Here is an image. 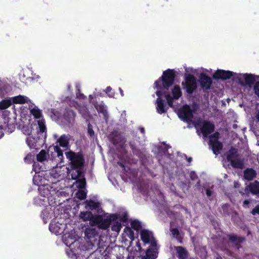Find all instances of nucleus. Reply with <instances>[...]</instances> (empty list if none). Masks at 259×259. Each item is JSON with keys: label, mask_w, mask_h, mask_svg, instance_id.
<instances>
[{"label": "nucleus", "mask_w": 259, "mask_h": 259, "mask_svg": "<svg viewBox=\"0 0 259 259\" xmlns=\"http://www.w3.org/2000/svg\"><path fill=\"white\" fill-rule=\"evenodd\" d=\"M112 223L114 225L112 227H129L128 214L127 212L110 213L105 218L101 215L93 214L90 222L91 226L98 225L97 227H110Z\"/></svg>", "instance_id": "1"}, {"label": "nucleus", "mask_w": 259, "mask_h": 259, "mask_svg": "<svg viewBox=\"0 0 259 259\" xmlns=\"http://www.w3.org/2000/svg\"><path fill=\"white\" fill-rule=\"evenodd\" d=\"M69 162L67 164V172L70 174L72 180H77L83 173L85 159L81 152L72 151L65 152Z\"/></svg>", "instance_id": "2"}, {"label": "nucleus", "mask_w": 259, "mask_h": 259, "mask_svg": "<svg viewBox=\"0 0 259 259\" xmlns=\"http://www.w3.org/2000/svg\"><path fill=\"white\" fill-rule=\"evenodd\" d=\"M12 104L10 99H3L0 102V110H2L0 115V136H3L4 133H12L15 130L16 122L10 118V112L6 110Z\"/></svg>", "instance_id": "3"}, {"label": "nucleus", "mask_w": 259, "mask_h": 259, "mask_svg": "<svg viewBox=\"0 0 259 259\" xmlns=\"http://www.w3.org/2000/svg\"><path fill=\"white\" fill-rule=\"evenodd\" d=\"M176 72L174 69H167L164 71L162 76L154 82V85L157 90L162 91H168L169 88L174 84Z\"/></svg>", "instance_id": "4"}, {"label": "nucleus", "mask_w": 259, "mask_h": 259, "mask_svg": "<svg viewBox=\"0 0 259 259\" xmlns=\"http://www.w3.org/2000/svg\"><path fill=\"white\" fill-rule=\"evenodd\" d=\"M50 231L56 235H60L62 233V239L67 246H70L74 243L77 239L79 237V235L76 233V230L74 228L70 231V232H67L68 230H66L64 228H49Z\"/></svg>", "instance_id": "5"}, {"label": "nucleus", "mask_w": 259, "mask_h": 259, "mask_svg": "<svg viewBox=\"0 0 259 259\" xmlns=\"http://www.w3.org/2000/svg\"><path fill=\"white\" fill-rule=\"evenodd\" d=\"M220 137V134L218 132L210 135L209 137L208 145L213 154L216 155L220 153L223 148V143L219 140Z\"/></svg>", "instance_id": "6"}, {"label": "nucleus", "mask_w": 259, "mask_h": 259, "mask_svg": "<svg viewBox=\"0 0 259 259\" xmlns=\"http://www.w3.org/2000/svg\"><path fill=\"white\" fill-rule=\"evenodd\" d=\"M182 85L188 94H192L197 88L196 78L194 75L188 74L185 76V81L182 82Z\"/></svg>", "instance_id": "7"}, {"label": "nucleus", "mask_w": 259, "mask_h": 259, "mask_svg": "<svg viewBox=\"0 0 259 259\" xmlns=\"http://www.w3.org/2000/svg\"><path fill=\"white\" fill-rule=\"evenodd\" d=\"M257 76L252 74H239L235 78L242 86L251 87L255 82Z\"/></svg>", "instance_id": "8"}, {"label": "nucleus", "mask_w": 259, "mask_h": 259, "mask_svg": "<svg viewBox=\"0 0 259 259\" xmlns=\"http://www.w3.org/2000/svg\"><path fill=\"white\" fill-rule=\"evenodd\" d=\"M200 126L201 132L204 137H207L214 131V124L213 122L204 120L200 122Z\"/></svg>", "instance_id": "9"}, {"label": "nucleus", "mask_w": 259, "mask_h": 259, "mask_svg": "<svg viewBox=\"0 0 259 259\" xmlns=\"http://www.w3.org/2000/svg\"><path fill=\"white\" fill-rule=\"evenodd\" d=\"M166 91H162L161 90H157L156 95L158 96L156 99V110L159 114H162L167 112V108L166 107V105L164 103L163 100L161 98V96L163 94H165Z\"/></svg>", "instance_id": "10"}, {"label": "nucleus", "mask_w": 259, "mask_h": 259, "mask_svg": "<svg viewBox=\"0 0 259 259\" xmlns=\"http://www.w3.org/2000/svg\"><path fill=\"white\" fill-rule=\"evenodd\" d=\"M178 115L184 121L189 122L193 117V113L190 106L185 105L179 110Z\"/></svg>", "instance_id": "11"}, {"label": "nucleus", "mask_w": 259, "mask_h": 259, "mask_svg": "<svg viewBox=\"0 0 259 259\" xmlns=\"http://www.w3.org/2000/svg\"><path fill=\"white\" fill-rule=\"evenodd\" d=\"M236 73L222 69H218L212 75L213 78L225 80L231 78Z\"/></svg>", "instance_id": "12"}, {"label": "nucleus", "mask_w": 259, "mask_h": 259, "mask_svg": "<svg viewBox=\"0 0 259 259\" xmlns=\"http://www.w3.org/2000/svg\"><path fill=\"white\" fill-rule=\"evenodd\" d=\"M199 81L201 88L205 90H209L212 83L211 77L204 73L200 74Z\"/></svg>", "instance_id": "13"}, {"label": "nucleus", "mask_w": 259, "mask_h": 259, "mask_svg": "<svg viewBox=\"0 0 259 259\" xmlns=\"http://www.w3.org/2000/svg\"><path fill=\"white\" fill-rule=\"evenodd\" d=\"M84 234L87 240L90 242L92 245L94 244L99 236L96 228H86Z\"/></svg>", "instance_id": "14"}, {"label": "nucleus", "mask_w": 259, "mask_h": 259, "mask_svg": "<svg viewBox=\"0 0 259 259\" xmlns=\"http://www.w3.org/2000/svg\"><path fill=\"white\" fill-rule=\"evenodd\" d=\"M140 235L141 239L144 242L146 243L150 242L152 246H156V242L154 240L151 232L146 229H142L140 231Z\"/></svg>", "instance_id": "15"}, {"label": "nucleus", "mask_w": 259, "mask_h": 259, "mask_svg": "<svg viewBox=\"0 0 259 259\" xmlns=\"http://www.w3.org/2000/svg\"><path fill=\"white\" fill-rule=\"evenodd\" d=\"M110 140L114 145L125 142V137L118 131H113L110 135Z\"/></svg>", "instance_id": "16"}, {"label": "nucleus", "mask_w": 259, "mask_h": 259, "mask_svg": "<svg viewBox=\"0 0 259 259\" xmlns=\"http://www.w3.org/2000/svg\"><path fill=\"white\" fill-rule=\"evenodd\" d=\"M76 114L71 109H66L63 114V118L69 124H73Z\"/></svg>", "instance_id": "17"}, {"label": "nucleus", "mask_w": 259, "mask_h": 259, "mask_svg": "<svg viewBox=\"0 0 259 259\" xmlns=\"http://www.w3.org/2000/svg\"><path fill=\"white\" fill-rule=\"evenodd\" d=\"M140 228H124V232L132 240L138 236Z\"/></svg>", "instance_id": "18"}, {"label": "nucleus", "mask_w": 259, "mask_h": 259, "mask_svg": "<svg viewBox=\"0 0 259 259\" xmlns=\"http://www.w3.org/2000/svg\"><path fill=\"white\" fill-rule=\"evenodd\" d=\"M256 175L255 170L251 168L246 169L244 172V178L248 181L252 180L256 177Z\"/></svg>", "instance_id": "19"}, {"label": "nucleus", "mask_w": 259, "mask_h": 259, "mask_svg": "<svg viewBox=\"0 0 259 259\" xmlns=\"http://www.w3.org/2000/svg\"><path fill=\"white\" fill-rule=\"evenodd\" d=\"M177 256L179 259H186L188 256L187 250L181 246L175 247Z\"/></svg>", "instance_id": "20"}, {"label": "nucleus", "mask_w": 259, "mask_h": 259, "mask_svg": "<svg viewBox=\"0 0 259 259\" xmlns=\"http://www.w3.org/2000/svg\"><path fill=\"white\" fill-rule=\"evenodd\" d=\"M69 140V136L64 134L60 137L57 140V142L59 143L61 147L65 148L68 146Z\"/></svg>", "instance_id": "21"}, {"label": "nucleus", "mask_w": 259, "mask_h": 259, "mask_svg": "<svg viewBox=\"0 0 259 259\" xmlns=\"http://www.w3.org/2000/svg\"><path fill=\"white\" fill-rule=\"evenodd\" d=\"M230 162L231 166L234 168L242 169L244 167V160L243 159H234Z\"/></svg>", "instance_id": "22"}, {"label": "nucleus", "mask_w": 259, "mask_h": 259, "mask_svg": "<svg viewBox=\"0 0 259 259\" xmlns=\"http://www.w3.org/2000/svg\"><path fill=\"white\" fill-rule=\"evenodd\" d=\"M238 151L237 149L235 148L231 147V148L228 152V154L227 155V159L229 162L231 160L234 159L235 158L238 157V155L237 154Z\"/></svg>", "instance_id": "23"}, {"label": "nucleus", "mask_w": 259, "mask_h": 259, "mask_svg": "<svg viewBox=\"0 0 259 259\" xmlns=\"http://www.w3.org/2000/svg\"><path fill=\"white\" fill-rule=\"evenodd\" d=\"M95 108L99 113H101L103 114L104 119L107 120L108 114L104 104H101L100 105H95Z\"/></svg>", "instance_id": "24"}, {"label": "nucleus", "mask_w": 259, "mask_h": 259, "mask_svg": "<svg viewBox=\"0 0 259 259\" xmlns=\"http://www.w3.org/2000/svg\"><path fill=\"white\" fill-rule=\"evenodd\" d=\"M171 93L175 100L179 99L182 95L180 87L179 85H175L171 90Z\"/></svg>", "instance_id": "25"}, {"label": "nucleus", "mask_w": 259, "mask_h": 259, "mask_svg": "<svg viewBox=\"0 0 259 259\" xmlns=\"http://www.w3.org/2000/svg\"><path fill=\"white\" fill-rule=\"evenodd\" d=\"M14 104H24L27 102L28 98L22 95H18L12 98Z\"/></svg>", "instance_id": "26"}, {"label": "nucleus", "mask_w": 259, "mask_h": 259, "mask_svg": "<svg viewBox=\"0 0 259 259\" xmlns=\"http://www.w3.org/2000/svg\"><path fill=\"white\" fill-rule=\"evenodd\" d=\"M249 188L250 192L253 194H259V182L255 181L249 185Z\"/></svg>", "instance_id": "27"}, {"label": "nucleus", "mask_w": 259, "mask_h": 259, "mask_svg": "<svg viewBox=\"0 0 259 259\" xmlns=\"http://www.w3.org/2000/svg\"><path fill=\"white\" fill-rule=\"evenodd\" d=\"M26 142L30 148H35L37 146V141L32 136H29L26 138Z\"/></svg>", "instance_id": "28"}, {"label": "nucleus", "mask_w": 259, "mask_h": 259, "mask_svg": "<svg viewBox=\"0 0 259 259\" xmlns=\"http://www.w3.org/2000/svg\"><path fill=\"white\" fill-rule=\"evenodd\" d=\"M156 252L152 249H149L147 250L146 255L142 256V259H155L156 258Z\"/></svg>", "instance_id": "29"}, {"label": "nucleus", "mask_w": 259, "mask_h": 259, "mask_svg": "<svg viewBox=\"0 0 259 259\" xmlns=\"http://www.w3.org/2000/svg\"><path fill=\"white\" fill-rule=\"evenodd\" d=\"M38 125L39 128V133L43 134L45 133V135H46L47 128L45 125V121L44 119H41L38 120Z\"/></svg>", "instance_id": "30"}, {"label": "nucleus", "mask_w": 259, "mask_h": 259, "mask_svg": "<svg viewBox=\"0 0 259 259\" xmlns=\"http://www.w3.org/2000/svg\"><path fill=\"white\" fill-rule=\"evenodd\" d=\"M47 153L45 150H41L36 155V159L38 161L44 162L47 159Z\"/></svg>", "instance_id": "31"}, {"label": "nucleus", "mask_w": 259, "mask_h": 259, "mask_svg": "<svg viewBox=\"0 0 259 259\" xmlns=\"http://www.w3.org/2000/svg\"><path fill=\"white\" fill-rule=\"evenodd\" d=\"M86 203L91 210L96 209L100 206L99 202H96L93 200H87Z\"/></svg>", "instance_id": "32"}, {"label": "nucleus", "mask_w": 259, "mask_h": 259, "mask_svg": "<svg viewBox=\"0 0 259 259\" xmlns=\"http://www.w3.org/2000/svg\"><path fill=\"white\" fill-rule=\"evenodd\" d=\"M93 213L91 211H83L80 213V218L84 221H91Z\"/></svg>", "instance_id": "33"}, {"label": "nucleus", "mask_w": 259, "mask_h": 259, "mask_svg": "<svg viewBox=\"0 0 259 259\" xmlns=\"http://www.w3.org/2000/svg\"><path fill=\"white\" fill-rule=\"evenodd\" d=\"M30 113L33 116L35 119H40L42 116L41 111L36 108L32 109L30 110Z\"/></svg>", "instance_id": "34"}, {"label": "nucleus", "mask_w": 259, "mask_h": 259, "mask_svg": "<svg viewBox=\"0 0 259 259\" xmlns=\"http://www.w3.org/2000/svg\"><path fill=\"white\" fill-rule=\"evenodd\" d=\"M41 217L42 218L44 224H46L50 218L49 210L47 208L42 210L41 213Z\"/></svg>", "instance_id": "35"}, {"label": "nucleus", "mask_w": 259, "mask_h": 259, "mask_svg": "<svg viewBox=\"0 0 259 259\" xmlns=\"http://www.w3.org/2000/svg\"><path fill=\"white\" fill-rule=\"evenodd\" d=\"M229 238L230 241L234 243L241 242L244 240V238L242 237H237L235 235H229Z\"/></svg>", "instance_id": "36"}, {"label": "nucleus", "mask_w": 259, "mask_h": 259, "mask_svg": "<svg viewBox=\"0 0 259 259\" xmlns=\"http://www.w3.org/2000/svg\"><path fill=\"white\" fill-rule=\"evenodd\" d=\"M77 186L79 189L85 188L86 185L85 179L83 177L82 179H78L76 181Z\"/></svg>", "instance_id": "37"}, {"label": "nucleus", "mask_w": 259, "mask_h": 259, "mask_svg": "<svg viewBox=\"0 0 259 259\" xmlns=\"http://www.w3.org/2000/svg\"><path fill=\"white\" fill-rule=\"evenodd\" d=\"M164 95L167 104L169 107H172L173 106L174 99H175L174 97H172L169 94H166V93Z\"/></svg>", "instance_id": "38"}, {"label": "nucleus", "mask_w": 259, "mask_h": 259, "mask_svg": "<svg viewBox=\"0 0 259 259\" xmlns=\"http://www.w3.org/2000/svg\"><path fill=\"white\" fill-rule=\"evenodd\" d=\"M76 196L79 200H84L87 197V193L83 190H80L76 193Z\"/></svg>", "instance_id": "39"}, {"label": "nucleus", "mask_w": 259, "mask_h": 259, "mask_svg": "<svg viewBox=\"0 0 259 259\" xmlns=\"http://www.w3.org/2000/svg\"><path fill=\"white\" fill-rule=\"evenodd\" d=\"M128 224L131 223V227H142V223L137 219H128Z\"/></svg>", "instance_id": "40"}, {"label": "nucleus", "mask_w": 259, "mask_h": 259, "mask_svg": "<svg viewBox=\"0 0 259 259\" xmlns=\"http://www.w3.org/2000/svg\"><path fill=\"white\" fill-rule=\"evenodd\" d=\"M170 231L174 237H176L177 239H181V235L177 228H173Z\"/></svg>", "instance_id": "41"}, {"label": "nucleus", "mask_w": 259, "mask_h": 259, "mask_svg": "<svg viewBox=\"0 0 259 259\" xmlns=\"http://www.w3.org/2000/svg\"><path fill=\"white\" fill-rule=\"evenodd\" d=\"M34 154L31 153H29L25 157L24 160V161L27 163H30L33 160Z\"/></svg>", "instance_id": "42"}, {"label": "nucleus", "mask_w": 259, "mask_h": 259, "mask_svg": "<svg viewBox=\"0 0 259 259\" xmlns=\"http://www.w3.org/2000/svg\"><path fill=\"white\" fill-rule=\"evenodd\" d=\"M55 151L57 153V156L59 158H61L63 156V151L61 149V148L58 146H56L54 147Z\"/></svg>", "instance_id": "43"}, {"label": "nucleus", "mask_w": 259, "mask_h": 259, "mask_svg": "<svg viewBox=\"0 0 259 259\" xmlns=\"http://www.w3.org/2000/svg\"><path fill=\"white\" fill-rule=\"evenodd\" d=\"M132 152L134 155H136L140 158H142L144 155L142 151L139 148L135 149V150Z\"/></svg>", "instance_id": "44"}, {"label": "nucleus", "mask_w": 259, "mask_h": 259, "mask_svg": "<svg viewBox=\"0 0 259 259\" xmlns=\"http://www.w3.org/2000/svg\"><path fill=\"white\" fill-rule=\"evenodd\" d=\"M253 91L254 94L259 97V81L255 82L253 86Z\"/></svg>", "instance_id": "45"}, {"label": "nucleus", "mask_w": 259, "mask_h": 259, "mask_svg": "<svg viewBox=\"0 0 259 259\" xmlns=\"http://www.w3.org/2000/svg\"><path fill=\"white\" fill-rule=\"evenodd\" d=\"M229 207H230V205H229V204H228L227 203L224 204L222 206V208L223 212L225 214H229Z\"/></svg>", "instance_id": "46"}, {"label": "nucleus", "mask_w": 259, "mask_h": 259, "mask_svg": "<svg viewBox=\"0 0 259 259\" xmlns=\"http://www.w3.org/2000/svg\"><path fill=\"white\" fill-rule=\"evenodd\" d=\"M88 132L89 135L91 137H93L94 136L95 132L93 129V127H92V125L90 123L88 125Z\"/></svg>", "instance_id": "47"}, {"label": "nucleus", "mask_w": 259, "mask_h": 259, "mask_svg": "<svg viewBox=\"0 0 259 259\" xmlns=\"http://www.w3.org/2000/svg\"><path fill=\"white\" fill-rule=\"evenodd\" d=\"M112 89L110 86L107 87L105 90L106 93L108 94L109 97H114V94L113 93H112Z\"/></svg>", "instance_id": "48"}, {"label": "nucleus", "mask_w": 259, "mask_h": 259, "mask_svg": "<svg viewBox=\"0 0 259 259\" xmlns=\"http://www.w3.org/2000/svg\"><path fill=\"white\" fill-rule=\"evenodd\" d=\"M22 131L24 132V134L28 135H29L31 133V131L29 128L28 126H23L22 128Z\"/></svg>", "instance_id": "49"}, {"label": "nucleus", "mask_w": 259, "mask_h": 259, "mask_svg": "<svg viewBox=\"0 0 259 259\" xmlns=\"http://www.w3.org/2000/svg\"><path fill=\"white\" fill-rule=\"evenodd\" d=\"M190 177L192 180H195L198 179V176L196 172L194 171H192L190 174Z\"/></svg>", "instance_id": "50"}, {"label": "nucleus", "mask_w": 259, "mask_h": 259, "mask_svg": "<svg viewBox=\"0 0 259 259\" xmlns=\"http://www.w3.org/2000/svg\"><path fill=\"white\" fill-rule=\"evenodd\" d=\"M76 98L80 99H84L86 97L82 93H80V90L78 89V92L76 93Z\"/></svg>", "instance_id": "51"}, {"label": "nucleus", "mask_w": 259, "mask_h": 259, "mask_svg": "<svg viewBox=\"0 0 259 259\" xmlns=\"http://www.w3.org/2000/svg\"><path fill=\"white\" fill-rule=\"evenodd\" d=\"M253 215L259 214V205H256L251 211Z\"/></svg>", "instance_id": "52"}, {"label": "nucleus", "mask_w": 259, "mask_h": 259, "mask_svg": "<svg viewBox=\"0 0 259 259\" xmlns=\"http://www.w3.org/2000/svg\"><path fill=\"white\" fill-rule=\"evenodd\" d=\"M129 145L131 149H132V152L134 151L135 149H136L137 148L135 146V144L132 142H130L129 143Z\"/></svg>", "instance_id": "53"}, {"label": "nucleus", "mask_w": 259, "mask_h": 259, "mask_svg": "<svg viewBox=\"0 0 259 259\" xmlns=\"http://www.w3.org/2000/svg\"><path fill=\"white\" fill-rule=\"evenodd\" d=\"M206 194L208 197L212 195V191L209 189H207L206 190Z\"/></svg>", "instance_id": "54"}, {"label": "nucleus", "mask_w": 259, "mask_h": 259, "mask_svg": "<svg viewBox=\"0 0 259 259\" xmlns=\"http://www.w3.org/2000/svg\"><path fill=\"white\" fill-rule=\"evenodd\" d=\"M118 164L123 168V170H125V167L124 164L121 162H118Z\"/></svg>", "instance_id": "55"}, {"label": "nucleus", "mask_w": 259, "mask_h": 259, "mask_svg": "<svg viewBox=\"0 0 259 259\" xmlns=\"http://www.w3.org/2000/svg\"><path fill=\"white\" fill-rule=\"evenodd\" d=\"M234 185L235 188H239L240 185L239 182L235 181L234 183Z\"/></svg>", "instance_id": "56"}, {"label": "nucleus", "mask_w": 259, "mask_h": 259, "mask_svg": "<svg viewBox=\"0 0 259 259\" xmlns=\"http://www.w3.org/2000/svg\"><path fill=\"white\" fill-rule=\"evenodd\" d=\"M112 231L119 232L120 230V228H118V227L112 228Z\"/></svg>", "instance_id": "57"}, {"label": "nucleus", "mask_w": 259, "mask_h": 259, "mask_svg": "<svg viewBox=\"0 0 259 259\" xmlns=\"http://www.w3.org/2000/svg\"><path fill=\"white\" fill-rule=\"evenodd\" d=\"M140 132H141V133H142V134H144L145 133V129H144V127H141L140 128Z\"/></svg>", "instance_id": "58"}, {"label": "nucleus", "mask_w": 259, "mask_h": 259, "mask_svg": "<svg viewBox=\"0 0 259 259\" xmlns=\"http://www.w3.org/2000/svg\"><path fill=\"white\" fill-rule=\"evenodd\" d=\"M119 90L120 91V93L121 95L122 96H123L124 94H123V91H122V90L120 88H119Z\"/></svg>", "instance_id": "59"}, {"label": "nucleus", "mask_w": 259, "mask_h": 259, "mask_svg": "<svg viewBox=\"0 0 259 259\" xmlns=\"http://www.w3.org/2000/svg\"><path fill=\"white\" fill-rule=\"evenodd\" d=\"M249 203V202L248 200H245L243 201V204L245 205H248Z\"/></svg>", "instance_id": "60"}, {"label": "nucleus", "mask_w": 259, "mask_h": 259, "mask_svg": "<svg viewBox=\"0 0 259 259\" xmlns=\"http://www.w3.org/2000/svg\"><path fill=\"white\" fill-rule=\"evenodd\" d=\"M255 117H256V118L257 120L258 121H259V110H258V112L257 113V114H256V115Z\"/></svg>", "instance_id": "61"}, {"label": "nucleus", "mask_w": 259, "mask_h": 259, "mask_svg": "<svg viewBox=\"0 0 259 259\" xmlns=\"http://www.w3.org/2000/svg\"><path fill=\"white\" fill-rule=\"evenodd\" d=\"M186 158H187V161L189 163H190L192 161V158L191 157H186Z\"/></svg>", "instance_id": "62"}, {"label": "nucleus", "mask_w": 259, "mask_h": 259, "mask_svg": "<svg viewBox=\"0 0 259 259\" xmlns=\"http://www.w3.org/2000/svg\"><path fill=\"white\" fill-rule=\"evenodd\" d=\"M200 181L198 180V181L197 183V185L199 186L200 185Z\"/></svg>", "instance_id": "63"}, {"label": "nucleus", "mask_w": 259, "mask_h": 259, "mask_svg": "<svg viewBox=\"0 0 259 259\" xmlns=\"http://www.w3.org/2000/svg\"><path fill=\"white\" fill-rule=\"evenodd\" d=\"M169 146L168 145H166V146H165V148H166V149H167L169 148Z\"/></svg>", "instance_id": "64"}]
</instances>
